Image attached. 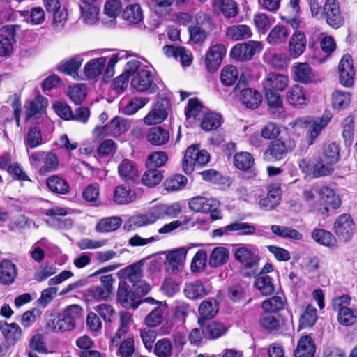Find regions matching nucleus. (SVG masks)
Masks as SVG:
<instances>
[{"instance_id": "1", "label": "nucleus", "mask_w": 357, "mask_h": 357, "mask_svg": "<svg viewBox=\"0 0 357 357\" xmlns=\"http://www.w3.org/2000/svg\"><path fill=\"white\" fill-rule=\"evenodd\" d=\"M84 311L77 305L67 307L62 313L52 314L47 327L53 332H64L73 330L77 322L80 321Z\"/></svg>"}, {"instance_id": "2", "label": "nucleus", "mask_w": 357, "mask_h": 357, "mask_svg": "<svg viewBox=\"0 0 357 357\" xmlns=\"http://www.w3.org/2000/svg\"><path fill=\"white\" fill-rule=\"evenodd\" d=\"M181 212V206L178 203H174L171 205H159L152 208L147 213L137 216L135 225L143 226L152 224L156 220L162 219L166 216L176 218Z\"/></svg>"}, {"instance_id": "3", "label": "nucleus", "mask_w": 357, "mask_h": 357, "mask_svg": "<svg viewBox=\"0 0 357 357\" xmlns=\"http://www.w3.org/2000/svg\"><path fill=\"white\" fill-rule=\"evenodd\" d=\"M234 257L243 266L241 269L243 275L250 277L257 274L259 259L255 252L241 245L236 250Z\"/></svg>"}, {"instance_id": "4", "label": "nucleus", "mask_w": 357, "mask_h": 357, "mask_svg": "<svg viewBox=\"0 0 357 357\" xmlns=\"http://www.w3.org/2000/svg\"><path fill=\"white\" fill-rule=\"evenodd\" d=\"M296 147L294 140L290 137L273 140L264 153L265 158L271 161L284 159Z\"/></svg>"}, {"instance_id": "5", "label": "nucleus", "mask_w": 357, "mask_h": 357, "mask_svg": "<svg viewBox=\"0 0 357 357\" xmlns=\"http://www.w3.org/2000/svg\"><path fill=\"white\" fill-rule=\"evenodd\" d=\"M188 206L189 208L195 213H210L212 220L222 218L220 211L218 210L220 202L216 199L195 197L190 200Z\"/></svg>"}, {"instance_id": "6", "label": "nucleus", "mask_w": 357, "mask_h": 357, "mask_svg": "<svg viewBox=\"0 0 357 357\" xmlns=\"http://www.w3.org/2000/svg\"><path fill=\"white\" fill-rule=\"evenodd\" d=\"M130 128L128 121L116 116L103 126H98L93 130V135L100 139L107 136L116 137L125 133Z\"/></svg>"}, {"instance_id": "7", "label": "nucleus", "mask_w": 357, "mask_h": 357, "mask_svg": "<svg viewBox=\"0 0 357 357\" xmlns=\"http://www.w3.org/2000/svg\"><path fill=\"white\" fill-rule=\"evenodd\" d=\"M262 44L259 41L249 40L235 45L230 51V57L238 62L250 61L255 54L262 50Z\"/></svg>"}, {"instance_id": "8", "label": "nucleus", "mask_w": 357, "mask_h": 357, "mask_svg": "<svg viewBox=\"0 0 357 357\" xmlns=\"http://www.w3.org/2000/svg\"><path fill=\"white\" fill-rule=\"evenodd\" d=\"M130 85L140 93L146 92L149 94H153L158 90L157 84L153 82L152 73L146 68H142L141 70L134 73V76L130 79Z\"/></svg>"}, {"instance_id": "9", "label": "nucleus", "mask_w": 357, "mask_h": 357, "mask_svg": "<svg viewBox=\"0 0 357 357\" xmlns=\"http://www.w3.org/2000/svg\"><path fill=\"white\" fill-rule=\"evenodd\" d=\"M320 17L324 19L326 24L333 29H337L344 24V18L337 0H325Z\"/></svg>"}, {"instance_id": "10", "label": "nucleus", "mask_w": 357, "mask_h": 357, "mask_svg": "<svg viewBox=\"0 0 357 357\" xmlns=\"http://www.w3.org/2000/svg\"><path fill=\"white\" fill-rule=\"evenodd\" d=\"M114 278L109 274L100 278L101 285L93 286L86 291V296L90 301H107L113 294L112 284Z\"/></svg>"}, {"instance_id": "11", "label": "nucleus", "mask_w": 357, "mask_h": 357, "mask_svg": "<svg viewBox=\"0 0 357 357\" xmlns=\"http://www.w3.org/2000/svg\"><path fill=\"white\" fill-rule=\"evenodd\" d=\"M116 299L121 306L126 309H137L142 303V301L138 300L133 289L126 281L119 282Z\"/></svg>"}, {"instance_id": "12", "label": "nucleus", "mask_w": 357, "mask_h": 357, "mask_svg": "<svg viewBox=\"0 0 357 357\" xmlns=\"http://www.w3.org/2000/svg\"><path fill=\"white\" fill-rule=\"evenodd\" d=\"M225 54L226 47L223 44L211 45L205 55L204 63L206 70L211 73L217 71Z\"/></svg>"}, {"instance_id": "13", "label": "nucleus", "mask_w": 357, "mask_h": 357, "mask_svg": "<svg viewBox=\"0 0 357 357\" xmlns=\"http://www.w3.org/2000/svg\"><path fill=\"white\" fill-rule=\"evenodd\" d=\"M340 82L347 87L352 86L354 82L355 71L353 59L350 54H344L339 63Z\"/></svg>"}, {"instance_id": "14", "label": "nucleus", "mask_w": 357, "mask_h": 357, "mask_svg": "<svg viewBox=\"0 0 357 357\" xmlns=\"http://www.w3.org/2000/svg\"><path fill=\"white\" fill-rule=\"evenodd\" d=\"M334 227L337 236L343 241H347L354 234V223L351 215L345 213L337 218Z\"/></svg>"}, {"instance_id": "15", "label": "nucleus", "mask_w": 357, "mask_h": 357, "mask_svg": "<svg viewBox=\"0 0 357 357\" xmlns=\"http://www.w3.org/2000/svg\"><path fill=\"white\" fill-rule=\"evenodd\" d=\"M287 99L288 102L294 107L306 106L310 100L306 90L298 84L289 88L287 93Z\"/></svg>"}, {"instance_id": "16", "label": "nucleus", "mask_w": 357, "mask_h": 357, "mask_svg": "<svg viewBox=\"0 0 357 357\" xmlns=\"http://www.w3.org/2000/svg\"><path fill=\"white\" fill-rule=\"evenodd\" d=\"M118 172L120 177L128 184L133 185L139 178V171L135 163L123 159L119 165Z\"/></svg>"}, {"instance_id": "17", "label": "nucleus", "mask_w": 357, "mask_h": 357, "mask_svg": "<svg viewBox=\"0 0 357 357\" xmlns=\"http://www.w3.org/2000/svg\"><path fill=\"white\" fill-rule=\"evenodd\" d=\"M288 82L287 76L277 73H270L263 83V87L264 91H282L287 88Z\"/></svg>"}, {"instance_id": "18", "label": "nucleus", "mask_w": 357, "mask_h": 357, "mask_svg": "<svg viewBox=\"0 0 357 357\" xmlns=\"http://www.w3.org/2000/svg\"><path fill=\"white\" fill-rule=\"evenodd\" d=\"M239 98L242 104L250 109L258 108L262 102L261 94L252 88H245L241 90Z\"/></svg>"}, {"instance_id": "19", "label": "nucleus", "mask_w": 357, "mask_h": 357, "mask_svg": "<svg viewBox=\"0 0 357 357\" xmlns=\"http://www.w3.org/2000/svg\"><path fill=\"white\" fill-rule=\"evenodd\" d=\"M264 91L268 112L274 117H279L283 114L284 109L282 97L276 91Z\"/></svg>"}, {"instance_id": "20", "label": "nucleus", "mask_w": 357, "mask_h": 357, "mask_svg": "<svg viewBox=\"0 0 357 357\" xmlns=\"http://www.w3.org/2000/svg\"><path fill=\"white\" fill-rule=\"evenodd\" d=\"M0 331L6 342L9 344H15L21 339L22 330L16 323L8 324L6 321H0Z\"/></svg>"}, {"instance_id": "21", "label": "nucleus", "mask_w": 357, "mask_h": 357, "mask_svg": "<svg viewBox=\"0 0 357 357\" xmlns=\"http://www.w3.org/2000/svg\"><path fill=\"white\" fill-rule=\"evenodd\" d=\"M314 191L319 195L320 199L324 202L325 205L329 206L333 209H337L341 206V199L339 195L332 188L322 186L320 188L314 189Z\"/></svg>"}, {"instance_id": "22", "label": "nucleus", "mask_w": 357, "mask_h": 357, "mask_svg": "<svg viewBox=\"0 0 357 357\" xmlns=\"http://www.w3.org/2000/svg\"><path fill=\"white\" fill-rule=\"evenodd\" d=\"M17 276L15 265L9 259H3L0 263V282L5 285H10Z\"/></svg>"}, {"instance_id": "23", "label": "nucleus", "mask_w": 357, "mask_h": 357, "mask_svg": "<svg viewBox=\"0 0 357 357\" xmlns=\"http://www.w3.org/2000/svg\"><path fill=\"white\" fill-rule=\"evenodd\" d=\"M146 138L152 145L162 146L169 142V132L161 126H154L149 130Z\"/></svg>"}, {"instance_id": "24", "label": "nucleus", "mask_w": 357, "mask_h": 357, "mask_svg": "<svg viewBox=\"0 0 357 357\" xmlns=\"http://www.w3.org/2000/svg\"><path fill=\"white\" fill-rule=\"evenodd\" d=\"M306 47V37L303 32L296 31L291 37L289 47L290 55L297 58L301 55Z\"/></svg>"}, {"instance_id": "25", "label": "nucleus", "mask_w": 357, "mask_h": 357, "mask_svg": "<svg viewBox=\"0 0 357 357\" xmlns=\"http://www.w3.org/2000/svg\"><path fill=\"white\" fill-rule=\"evenodd\" d=\"M315 351V345L312 337L308 335L302 336L294 351V357H313Z\"/></svg>"}, {"instance_id": "26", "label": "nucleus", "mask_w": 357, "mask_h": 357, "mask_svg": "<svg viewBox=\"0 0 357 357\" xmlns=\"http://www.w3.org/2000/svg\"><path fill=\"white\" fill-rule=\"evenodd\" d=\"M294 79L301 83L308 84L317 81V76L307 63H299L295 67Z\"/></svg>"}, {"instance_id": "27", "label": "nucleus", "mask_w": 357, "mask_h": 357, "mask_svg": "<svg viewBox=\"0 0 357 357\" xmlns=\"http://www.w3.org/2000/svg\"><path fill=\"white\" fill-rule=\"evenodd\" d=\"M229 251L222 246L215 248L208 258V264L212 268H218L225 264L229 260Z\"/></svg>"}, {"instance_id": "28", "label": "nucleus", "mask_w": 357, "mask_h": 357, "mask_svg": "<svg viewBox=\"0 0 357 357\" xmlns=\"http://www.w3.org/2000/svg\"><path fill=\"white\" fill-rule=\"evenodd\" d=\"M199 144H192L188 147L183 160V170L186 174H191L195 167V158L199 153Z\"/></svg>"}, {"instance_id": "29", "label": "nucleus", "mask_w": 357, "mask_h": 357, "mask_svg": "<svg viewBox=\"0 0 357 357\" xmlns=\"http://www.w3.org/2000/svg\"><path fill=\"white\" fill-rule=\"evenodd\" d=\"M105 63L106 59L105 57L90 60L84 66V75L90 79L96 78L102 73Z\"/></svg>"}, {"instance_id": "30", "label": "nucleus", "mask_w": 357, "mask_h": 357, "mask_svg": "<svg viewBox=\"0 0 357 357\" xmlns=\"http://www.w3.org/2000/svg\"><path fill=\"white\" fill-rule=\"evenodd\" d=\"M46 184L49 190L55 194L64 195L68 193L70 189L67 181L58 175L48 177L46 179Z\"/></svg>"}, {"instance_id": "31", "label": "nucleus", "mask_w": 357, "mask_h": 357, "mask_svg": "<svg viewBox=\"0 0 357 357\" xmlns=\"http://www.w3.org/2000/svg\"><path fill=\"white\" fill-rule=\"evenodd\" d=\"M227 36L234 41L248 39L252 36L250 28L245 24L233 25L227 28Z\"/></svg>"}, {"instance_id": "32", "label": "nucleus", "mask_w": 357, "mask_h": 357, "mask_svg": "<svg viewBox=\"0 0 357 357\" xmlns=\"http://www.w3.org/2000/svg\"><path fill=\"white\" fill-rule=\"evenodd\" d=\"M184 293L190 299L202 298L208 294L204 284L199 280L185 284Z\"/></svg>"}, {"instance_id": "33", "label": "nucleus", "mask_w": 357, "mask_h": 357, "mask_svg": "<svg viewBox=\"0 0 357 357\" xmlns=\"http://www.w3.org/2000/svg\"><path fill=\"white\" fill-rule=\"evenodd\" d=\"M331 119V114L326 111L321 119H319L314 121L311 128L307 132V136L309 138V144H312L314 139L319 135L321 130L328 123Z\"/></svg>"}, {"instance_id": "34", "label": "nucleus", "mask_w": 357, "mask_h": 357, "mask_svg": "<svg viewBox=\"0 0 357 357\" xmlns=\"http://www.w3.org/2000/svg\"><path fill=\"white\" fill-rule=\"evenodd\" d=\"M222 115L216 112H207L204 114L201 122V128L205 131L218 129L222 123Z\"/></svg>"}, {"instance_id": "35", "label": "nucleus", "mask_w": 357, "mask_h": 357, "mask_svg": "<svg viewBox=\"0 0 357 357\" xmlns=\"http://www.w3.org/2000/svg\"><path fill=\"white\" fill-rule=\"evenodd\" d=\"M122 224V220L117 216L101 219L96 226L97 232L104 233L116 231Z\"/></svg>"}, {"instance_id": "36", "label": "nucleus", "mask_w": 357, "mask_h": 357, "mask_svg": "<svg viewBox=\"0 0 357 357\" xmlns=\"http://www.w3.org/2000/svg\"><path fill=\"white\" fill-rule=\"evenodd\" d=\"M164 177L163 172L159 169L147 168V170L142 176V183L149 187L153 188L158 185Z\"/></svg>"}, {"instance_id": "37", "label": "nucleus", "mask_w": 357, "mask_h": 357, "mask_svg": "<svg viewBox=\"0 0 357 357\" xmlns=\"http://www.w3.org/2000/svg\"><path fill=\"white\" fill-rule=\"evenodd\" d=\"M289 32L284 26L277 25L271 29L267 36V41L271 45H280L287 40Z\"/></svg>"}, {"instance_id": "38", "label": "nucleus", "mask_w": 357, "mask_h": 357, "mask_svg": "<svg viewBox=\"0 0 357 357\" xmlns=\"http://www.w3.org/2000/svg\"><path fill=\"white\" fill-rule=\"evenodd\" d=\"M188 249L183 247L170 251L167 256V260L169 264L172 267V271L178 270L179 267L185 259Z\"/></svg>"}, {"instance_id": "39", "label": "nucleus", "mask_w": 357, "mask_h": 357, "mask_svg": "<svg viewBox=\"0 0 357 357\" xmlns=\"http://www.w3.org/2000/svg\"><path fill=\"white\" fill-rule=\"evenodd\" d=\"M83 59L79 57H74L67 61L61 62L57 66V70L65 75L75 76L80 68Z\"/></svg>"}, {"instance_id": "40", "label": "nucleus", "mask_w": 357, "mask_h": 357, "mask_svg": "<svg viewBox=\"0 0 357 357\" xmlns=\"http://www.w3.org/2000/svg\"><path fill=\"white\" fill-rule=\"evenodd\" d=\"M19 13L25 18L27 22H31L33 24H40L45 20V12L40 7L33 8L31 11L20 10Z\"/></svg>"}, {"instance_id": "41", "label": "nucleus", "mask_w": 357, "mask_h": 357, "mask_svg": "<svg viewBox=\"0 0 357 357\" xmlns=\"http://www.w3.org/2000/svg\"><path fill=\"white\" fill-rule=\"evenodd\" d=\"M312 237L317 243L324 246L333 247L336 243L335 237L330 231L324 229H314Z\"/></svg>"}, {"instance_id": "42", "label": "nucleus", "mask_w": 357, "mask_h": 357, "mask_svg": "<svg viewBox=\"0 0 357 357\" xmlns=\"http://www.w3.org/2000/svg\"><path fill=\"white\" fill-rule=\"evenodd\" d=\"M123 18L131 24H137L142 20L143 15L139 4L128 6L123 11Z\"/></svg>"}, {"instance_id": "43", "label": "nucleus", "mask_w": 357, "mask_h": 357, "mask_svg": "<svg viewBox=\"0 0 357 357\" xmlns=\"http://www.w3.org/2000/svg\"><path fill=\"white\" fill-rule=\"evenodd\" d=\"M218 310L216 301L212 300H204L203 301L199 307V313L201 315L202 320L212 319L217 313Z\"/></svg>"}, {"instance_id": "44", "label": "nucleus", "mask_w": 357, "mask_h": 357, "mask_svg": "<svg viewBox=\"0 0 357 357\" xmlns=\"http://www.w3.org/2000/svg\"><path fill=\"white\" fill-rule=\"evenodd\" d=\"M113 199L117 204H127L134 200L135 194H132L130 189L121 185L115 188Z\"/></svg>"}, {"instance_id": "45", "label": "nucleus", "mask_w": 357, "mask_h": 357, "mask_svg": "<svg viewBox=\"0 0 357 357\" xmlns=\"http://www.w3.org/2000/svg\"><path fill=\"white\" fill-rule=\"evenodd\" d=\"M239 75L238 68L232 65L223 68L220 74V80L225 86H231L237 81Z\"/></svg>"}, {"instance_id": "46", "label": "nucleus", "mask_w": 357, "mask_h": 357, "mask_svg": "<svg viewBox=\"0 0 357 357\" xmlns=\"http://www.w3.org/2000/svg\"><path fill=\"white\" fill-rule=\"evenodd\" d=\"M188 178L181 174H175L167 178L163 183L164 188L167 191H176L183 188Z\"/></svg>"}, {"instance_id": "47", "label": "nucleus", "mask_w": 357, "mask_h": 357, "mask_svg": "<svg viewBox=\"0 0 357 357\" xmlns=\"http://www.w3.org/2000/svg\"><path fill=\"white\" fill-rule=\"evenodd\" d=\"M271 231L276 236L284 238H291L294 240H301L302 234L297 230L284 226L272 225Z\"/></svg>"}, {"instance_id": "48", "label": "nucleus", "mask_w": 357, "mask_h": 357, "mask_svg": "<svg viewBox=\"0 0 357 357\" xmlns=\"http://www.w3.org/2000/svg\"><path fill=\"white\" fill-rule=\"evenodd\" d=\"M26 148L34 149L43 144V137L40 130L36 127L29 129L24 139Z\"/></svg>"}, {"instance_id": "49", "label": "nucleus", "mask_w": 357, "mask_h": 357, "mask_svg": "<svg viewBox=\"0 0 357 357\" xmlns=\"http://www.w3.org/2000/svg\"><path fill=\"white\" fill-rule=\"evenodd\" d=\"M255 286L264 296L271 295L274 292V285L272 278L268 275H259L255 279Z\"/></svg>"}, {"instance_id": "50", "label": "nucleus", "mask_w": 357, "mask_h": 357, "mask_svg": "<svg viewBox=\"0 0 357 357\" xmlns=\"http://www.w3.org/2000/svg\"><path fill=\"white\" fill-rule=\"evenodd\" d=\"M325 163L335 165L340 158V148L336 143H331L324 146L322 158Z\"/></svg>"}, {"instance_id": "51", "label": "nucleus", "mask_w": 357, "mask_h": 357, "mask_svg": "<svg viewBox=\"0 0 357 357\" xmlns=\"http://www.w3.org/2000/svg\"><path fill=\"white\" fill-rule=\"evenodd\" d=\"M317 319V309L311 305H308L304 313L300 317L301 328L312 327L316 322Z\"/></svg>"}, {"instance_id": "52", "label": "nucleus", "mask_w": 357, "mask_h": 357, "mask_svg": "<svg viewBox=\"0 0 357 357\" xmlns=\"http://www.w3.org/2000/svg\"><path fill=\"white\" fill-rule=\"evenodd\" d=\"M205 333L209 339H217L225 335L227 331L225 326L216 321H211L208 324L204 322Z\"/></svg>"}, {"instance_id": "53", "label": "nucleus", "mask_w": 357, "mask_h": 357, "mask_svg": "<svg viewBox=\"0 0 357 357\" xmlns=\"http://www.w3.org/2000/svg\"><path fill=\"white\" fill-rule=\"evenodd\" d=\"M124 280L128 283L133 284L137 281L142 280V270L141 266L138 264H134L128 266L123 270Z\"/></svg>"}, {"instance_id": "54", "label": "nucleus", "mask_w": 357, "mask_h": 357, "mask_svg": "<svg viewBox=\"0 0 357 357\" xmlns=\"http://www.w3.org/2000/svg\"><path fill=\"white\" fill-rule=\"evenodd\" d=\"M149 101L147 97H135L123 107L121 108L123 114L132 115L142 108Z\"/></svg>"}, {"instance_id": "55", "label": "nucleus", "mask_w": 357, "mask_h": 357, "mask_svg": "<svg viewBox=\"0 0 357 357\" xmlns=\"http://www.w3.org/2000/svg\"><path fill=\"white\" fill-rule=\"evenodd\" d=\"M259 324L261 327L271 332L280 328V319L278 316L266 312L261 314Z\"/></svg>"}, {"instance_id": "56", "label": "nucleus", "mask_w": 357, "mask_h": 357, "mask_svg": "<svg viewBox=\"0 0 357 357\" xmlns=\"http://www.w3.org/2000/svg\"><path fill=\"white\" fill-rule=\"evenodd\" d=\"M82 17L86 24H93L96 22L99 13V8L89 3H83L79 6Z\"/></svg>"}, {"instance_id": "57", "label": "nucleus", "mask_w": 357, "mask_h": 357, "mask_svg": "<svg viewBox=\"0 0 357 357\" xmlns=\"http://www.w3.org/2000/svg\"><path fill=\"white\" fill-rule=\"evenodd\" d=\"M235 166L241 170H248L254 164V158L248 152L236 153L234 158Z\"/></svg>"}, {"instance_id": "58", "label": "nucleus", "mask_w": 357, "mask_h": 357, "mask_svg": "<svg viewBox=\"0 0 357 357\" xmlns=\"http://www.w3.org/2000/svg\"><path fill=\"white\" fill-rule=\"evenodd\" d=\"M351 102V96L348 92L336 91L332 96V103L333 107L337 109H344Z\"/></svg>"}, {"instance_id": "59", "label": "nucleus", "mask_w": 357, "mask_h": 357, "mask_svg": "<svg viewBox=\"0 0 357 357\" xmlns=\"http://www.w3.org/2000/svg\"><path fill=\"white\" fill-rule=\"evenodd\" d=\"M167 154L164 151L154 152L147 158L146 162V168L159 169L167 161Z\"/></svg>"}, {"instance_id": "60", "label": "nucleus", "mask_w": 357, "mask_h": 357, "mask_svg": "<svg viewBox=\"0 0 357 357\" xmlns=\"http://www.w3.org/2000/svg\"><path fill=\"white\" fill-rule=\"evenodd\" d=\"M261 307L267 312H276L284 307V301L281 296H274L269 299L265 300Z\"/></svg>"}, {"instance_id": "61", "label": "nucleus", "mask_w": 357, "mask_h": 357, "mask_svg": "<svg viewBox=\"0 0 357 357\" xmlns=\"http://www.w3.org/2000/svg\"><path fill=\"white\" fill-rule=\"evenodd\" d=\"M59 165V161L56 155L52 152H49L44 158V165L39 169L41 175H45L50 172L57 169Z\"/></svg>"}, {"instance_id": "62", "label": "nucleus", "mask_w": 357, "mask_h": 357, "mask_svg": "<svg viewBox=\"0 0 357 357\" xmlns=\"http://www.w3.org/2000/svg\"><path fill=\"white\" fill-rule=\"evenodd\" d=\"M172 344L168 338L158 340L154 346L153 352L158 357H171Z\"/></svg>"}, {"instance_id": "63", "label": "nucleus", "mask_w": 357, "mask_h": 357, "mask_svg": "<svg viewBox=\"0 0 357 357\" xmlns=\"http://www.w3.org/2000/svg\"><path fill=\"white\" fill-rule=\"evenodd\" d=\"M338 321L345 326L354 324L357 321V312L349 308L347 306L338 309Z\"/></svg>"}, {"instance_id": "64", "label": "nucleus", "mask_w": 357, "mask_h": 357, "mask_svg": "<svg viewBox=\"0 0 357 357\" xmlns=\"http://www.w3.org/2000/svg\"><path fill=\"white\" fill-rule=\"evenodd\" d=\"M86 88L84 84H77L69 89L68 95L75 105H80L86 98Z\"/></svg>"}]
</instances>
